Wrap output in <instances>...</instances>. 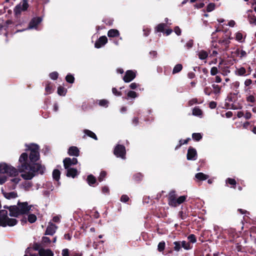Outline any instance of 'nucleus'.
<instances>
[{
	"label": "nucleus",
	"mask_w": 256,
	"mask_h": 256,
	"mask_svg": "<svg viewBox=\"0 0 256 256\" xmlns=\"http://www.w3.org/2000/svg\"><path fill=\"white\" fill-rule=\"evenodd\" d=\"M138 86V85L137 84L133 82L130 85V88L132 90H135Z\"/></svg>",
	"instance_id": "64"
},
{
	"label": "nucleus",
	"mask_w": 256,
	"mask_h": 256,
	"mask_svg": "<svg viewBox=\"0 0 256 256\" xmlns=\"http://www.w3.org/2000/svg\"><path fill=\"white\" fill-rule=\"evenodd\" d=\"M198 55L200 59L202 60H204L208 58V53L204 50H201L200 52H198Z\"/></svg>",
	"instance_id": "19"
},
{
	"label": "nucleus",
	"mask_w": 256,
	"mask_h": 256,
	"mask_svg": "<svg viewBox=\"0 0 256 256\" xmlns=\"http://www.w3.org/2000/svg\"><path fill=\"white\" fill-rule=\"evenodd\" d=\"M228 234H230V236H231L234 239L238 236V234L236 233L234 229L230 228L228 230Z\"/></svg>",
	"instance_id": "28"
},
{
	"label": "nucleus",
	"mask_w": 256,
	"mask_h": 256,
	"mask_svg": "<svg viewBox=\"0 0 256 256\" xmlns=\"http://www.w3.org/2000/svg\"><path fill=\"white\" fill-rule=\"evenodd\" d=\"M166 26V24L161 23L156 28V31L157 32H164Z\"/></svg>",
	"instance_id": "30"
},
{
	"label": "nucleus",
	"mask_w": 256,
	"mask_h": 256,
	"mask_svg": "<svg viewBox=\"0 0 256 256\" xmlns=\"http://www.w3.org/2000/svg\"><path fill=\"white\" fill-rule=\"evenodd\" d=\"M112 92L116 96H122V92L118 91L117 89L115 88H112Z\"/></svg>",
	"instance_id": "55"
},
{
	"label": "nucleus",
	"mask_w": 256,
	"mask_h": 256,
	"mask_svg": "<svg viewBox=\"0 0 256 256\" xmlns=\"http://www.w3.org/2000/svg\"><path fill=\"white\" fill-rule=\"evenodd\" d=\"M84 134L87 135L88 136L94 138L95 140H97L98 138L96 134L93 132H92L88 130H84Z\"/></svg>",
	"instance_id": "25"
},
{
	"label": "nucleus",
	"mask_w": 256,
	"mask_h": 256,
	"mask_svg": "<svg viewBox=\"0 0 256 256\" xmlns=\"http://www.w3.org/2000/svg\"><path fill=\"white\" fill-rule=\"evenodd\" d=\"M136 73L134 71L128 70L126 72L123 80L126 82H129L132 80L136 78Z\"/></svg>",
	"instance_id": "9"
},
{
	"label": "nucleus",
	"mask_w": 256,
	"mask_h": 256,
	"mask_svg": "<svg viewBox=\"0 0 256 256\" xmlns=\"http://www.w3.org/2000/svg\"><path fill=\"white\" fill-rule=\"evenodd\" d=\"M42 242L44 244L50 243V240L49 238L46 236H44L42 238Z\"/></svg>",
	"instance_id": "61"
},
{
	"label": "nucleus",
	"mask_w": 256,
	"mask_h": 256,
	"mask_svg": "<svg viewBox=\"0 0 256 256\" xmlns=\"http://www.w3.org/2000/svg\"><path fill=\"white\" fill-rule=\"evenodd\" d=\"M120 35L118 30L116 29H111L108 30V36L110 38L118 36Z\"/></svg>",
	"instance_id": "18"
},
{
	"label": "nucleus",
	"mask_w": 256,
	"mask_h": 256,
	"mask_svg": "<svg viewBox=\"0 0 256 256\" xmlns=\"http://www.w3.org/2000/svg\"><path fill=\"white\" fill-rule=\"evenodd\" d=\"M216 102L214 101H212L209 104V107L212 108H215L216 106Z\"/></svg>",
	"instance_id": "59"
},
{
	"label": "nucleus",
	"mask_w": 256,
	"mask_h": 256,
	"mask_svg": "<svg viewBox=\"0 0 256 256\" xmlns=\"http://www.w3.org/2000/svg\"><path fill=\"white\" fill-rule=\"evenodd\" d=\"M66 92V89L62 87L59 86L58 88V93L60 96H65Z\"/></svg>",
	"instance_id": "35"
},
{
	"label": "nucleus",
	"mask_w": 256,
	"mask_h": 256,
	"mask_svg": "<svg viewBox=\"0 0 256 256\" xmlns=\"http://www.w3.org/2000/svg\"><path fill=\"white\" fill-rule=\"evenodd\" d=\"M3 194L4 196L8 200L14 198L18 196L17 193L14 192H3Z\"/></svg>",
	"instance_id": "17"
},
{
	"label": "nucleus",
	"mask_w": 256,
	"mask_h": 256,
	"mask_svg": "<svg viewBox=\"0 0 256 256\" xmlns=\"http://www.w3.org/2000/svg\"><path fill=\"white\" fill-rule=\"evenodd\" d=\"M62 256H70L69 254V250L68 248H64L62 250Z\"/></svg>",
	"instance_id": "57"
},
{
	"label": "nucleus",
	"mask_w": 256,
	"mask_h": 256,
	"mask_svg": "<svg viewBox=\"0 0 256 256\" xmlns=\"http://www.w3.org/2000/svg\"><path fill=\"white\" fill-rule=\"evenodd\" d=\"M190 140V138H188L187 139L184 140H180L179 141V144L176 147L175 150H177L178 148H180L182 144H186Z\"/></svg>",
	"instance_id": "36"
},
{
	"label": "nucleus",
	"mask_w": 256,
	"mask_h": 256,
	"mask_svg": "<svg viewBox=\"0 0 256 256\" xmlns=\"http://www.w3.org/2000/svg\"><path fill=\"white\" fill-rule=\"evenodd\" d=\"M174 250L176 252L180 251L182 248L181 242L180 241L174 242Z\"/></svg>",
	"instance_id": "34"
},
{
	"label": "nucleus",
	"mask_w": 256,
	"mask_h": 256,
	"mask_svg": "<svg viewBox=\"0 0 256 256\" xmlns=\"http://www.w3.org/2000/svg\"><path fill=\"white\" fill-rule=\"evenodd\" d=\"M174 32L178 36H180L181 34V30L180 28L178 27V26L175 27V28H174Z\"/></svg>",
	"instance_id": "62"
},
{
	"label": "nucleus",
	"mask_w": 256,
	"mask_h": 256,
	"mask_svg": "<svg viewBox=\"0 0 256 256\" xmlns=\"http://www.w3.org/2000/svg\"><path fill=\"white\" fill-rule=\"evenodd\" d=\"M57 228V226L52 222H49L48 225L46 229L45 234L46 235H53Z\"/></svg>",
	"instance_id": "12"
},
{
	"label": "nucleus",
	"mask_w": 256,
	"mask_h": 256,
	"mask_svg": "<svg viewBox=\"0 0 256 256\" xmlns=\"http://www.w3.org/2000/svg\"><path fill=\"white\" fill-rule=\"evenodd\" d=\"M66 80L67 82L72 84L74 82V78L72 74H68L66 77Z\"/></svg>",
	"instance_id": "43"
},
{
	"label": "nucleus",
	"mask_w": 256,
	"mask_h": 256,
	"mask_svg": "<svg viewBox=\"0 0 256 256\" xmlns=\"http://www.w3.org/2000/svg\"><path fill=\"white\" fill-rule=\"evenodd\" d=\"M195 177L200 180H204L208 179L209 176L202 172H198L196 174Z\"/></svg>",
	"instance_id": "21"
},
{
	"label": "nucleus",
	"mask_w": 256,
	"mask_h": 256,
	"mask_svg": "<svg viewBox=\"0 0 256 256\" xmlns=\"http://www.w3.org/2000/svg\"><path fill=\"white\" fill-rule=\"evenodd\" d=\"M38 254L40 256H54V254L50 250L43 248L38 250Z\"/></svg>",
	"instance_id": "14"
},
{
	"label": "nucleus",
	"mask_w": 256,
	"mask_h": 256,
	"mask_svg": "<svg viewBox=\"0 0 256 256\" xmlns=\"http://www.w3.org/2000/svg\"><path fill=\"white\" fill-rule=\"evenodd\" d=\"M106 172L104 171H102L100 174V176L98 178V180L101 182L102 181H103L106 176Z\"/></svg>",
	"instance_id": "49"
},
{
	"label": "nucleus",
	"mask_w": 256,
	"mask_h": 256,
	"mask_svg": "<svg viewBox=\"0 0 256 256\" xmlns=\"http://www.w3.org/2000/svg\"><path fill=\"white\" fill-rule=\"evenodd\" d=\"M142 178V175L140 173H138L134 176V178L136 181H140Z\"/></svg>",
	"instance_id": "51"
},
{
	"label": "nucleus",
	"mask_w": 256,
	"mask_h": 256,
	"mask_svg": "<svg viewBox=\"0 0 256 256\" xmlns=\"http://www.w3.org/2000/svg\"><path fill=\"white\" fill-rule=\"evenodd\" d=\"M219 43L224 45L226 46H228L230 43L229 38H224L219 40Z\"/></svg>",
	"instance_id": "41"
},
{
	"label": "nucleus",
	"mask_w": 256,
	"mask_h": 256,
	"mask_svg": "<svg viewBox=\"0 0 256 256\" xmlns=\"http://www.w3.org/2000/svg\"><path fill=\"white\" fill-rule=\"evenodd\" d=\"M102 192L104 194H109L110 190L108 186H104L102 188Z\"/></svg>",
	"instance_id": "60"
},
{
	"label": "nucleus",
	"mask_w": 256,
	"mask_h": 256,
	"mask_svg": "<svg viewBox=\"0 0 256 256\" xmlns=\"http://www.w3.org/2000/svg\"><path fill=\"white\" fill-rule=\"evenodd\" d=\"M182 247L184 248L185 250H188L192 248V246L188 242L184 240L181 242Z\"/></svg>",
	"instance_id": "32"
},
{
	"label": "nucleus",
	"mask_w": 256,
	"mask_h": 256,
	"mask_svg": "<svg viewBox=\"0 0 256 256\" xmlns=\"http://www.w3.org/2000/svg\"><path fill=\"white\" fill-rule=\"evenodd\" d=\"M245 37L246 36H244L243 34L240 32H237L236 34V40L240 42L244 41Z\"/></svg>",
	"instance_id": "22"
},
{
	"label": "nucleus",
	"mask_w": 256,
	"mask_h": 256,
	"mask_svg": "<svg viewBox=\"0 0 256 256\" xmlns=\"http://www.w3.org/2000/svg\"><path fill=\"white\" fill-rule=\"evenodd\" d=\"M246 100L248 102H251L253 104L256 103V98L253 95H248L246 97Z\"/></svg>",
	"instance_id": "33"
},
{
	"label": "nucleus",
	"mask_w": 256,
	"mask_h": 256,
	"mask_svg": "<svg viewBox=\"0 0 256 256\" xmlns=\"http://www.w3.org/2000/svg\"><path fill=\"white\" fill-rule=\"evenodd\" d=\"M60 172L58 170H54L52 172V177L56 180H58L60 178Z\"/></svg>",
	"instance_id": "31"
},
{
	"label": "nucleus",
	"mask_w": 256,
	"mask_h": 256,
	"mask_svg": "<svg viewBox=\"0 0 256 256\" xmlns=\"http://www.w3.org/2000/svg\"><path fill=\"white\" fill-rule=\"evenodd\" d=\"M197 153L196 150L190 147L188 150L187 159L188 160H195L196 158Z\"/></svg>",
	"instance_id": "10"
},
{
	"label": "nucleus",
	"mask_w": 256,
	"mask_h": 256,
	"mask_svg": "<svg viewBox=\"0 0 256 256\" xmlns=\"http://www.w3.org/2000/svg\"><path fill=\"white\" fill-rule=\"evenodd\" d=\"M45 90H46V94H51L54 90L52 88V86L50 85V84H48L46 85Z\"/></svg>",
	"instance_id": "44"
},
{
	"label": "nucleus",
	"mask_w": 256,
	"mask_h": 256,
	"mask_svg": "<svg viewBox=\"0 0 256 256\" xmlns=\"http://www.w3.org/2000/svg\"><path fill=\"white\" fill-rule=\"evenodd\" d=\"M216 5L214 3L209 4L206 7V10L208 12H210L215 9Z\"/></svg>",
	"instance_id": "45"
},
{
	"label": "nucleus",
	"mask_w": 256,
	"mask_h": 256,
	"mask_svg": "<svg viewBox=\"0 0 256 256\" xmlns=\"http://www.w3.org/2000/svg\"><path fill=\"white\" fill-rule=\"evenodd\" d=\"M87 181L90 186H92L96 182V178L94 176L90 174L88 176Z\"/></svg>",
	"instance_id": "26"
},
{
	"label": "nucleus",
	"mask_w": 256,
	"mask_h": 256,
	"mask_svg": "<svg viewBox=\"0 0 256 256\" xmlns=\"http://www.w3.org/2000/svg\"><path fill=\"white\" fill-rule=\"evenodd\" d=\"M182 64H176L173 68L172 74H175L179 72H180L182 70Z\"/></svg>",
	"instance_id": "29"
},
{
	"label": "nucleus",
	"mask_w": 256,
	"mask_h": 256,
	"mask_svg": "<svg viewBox=\"0 0 256 256\" xmlns=\"http://www.w3.org/2000/svg\"><path fill=\"white\" fill-rule=\"evenodd\" d=\"M98 104L100 106L104 107H108V102L105 99L101 100H98Z\"/></svg>",
	"instance_id": "42"
},
{
	"label": "nucleus",
	"mask_w": 256,
	"mask_h": 256,
	"mask_svg": "<svg viewBox=\"0 0 256 256\" xmlns=\"http://www.w3.org/2000/svg\"><path fill=\"white\" fill-rule=\"evenodd\" d=\"M28 219L30 223H34L36 220V216L34 214H30L28 216Z\"/></svg>",
	"instance_id": "40"
},
{
	"label": "nucleus",
	"mask_w": 256,
	"mask_h": 256,
	"mask_svg": "<svg viewBox=\"0 0 256 256\" xmlns=\"http://www.w3.org/2000/svg\"><path fill=\"white\" fill-rule=\"evenodd\" d=\"M129 200V198L127 195L124 194L121 196L120 201L126 202Z\"/></svg>",
	"instance_id": "56"
},
{
	"label": "nucleus",
	"mask_w": 256,
	"mask_h": 256,
	"mask_svg": "<svg viewBox=\"0 0 256 256\" xmlns=\"http://www.w3.org/2000/svg\"><path fill=\"white\" fill-rule=\"evenodd\" d=\"M234 53L237 56H239L240 58L246 57L247 56V54L246 51L242 50H240V48L236 49Z\"/></svg>",
	"instance_id": "20"
},
{
	"label": "nucleus",
	"mask_w": 256,
	"mask_h": 256,
	"mask_svg": "<svg viewBox=\"0 0 256 256\" xmlns=\"http://www.w3.org/2000/svg\"><path fill=\"white\" fill-rule=\"evenodd\" d=\"M212 86L213 88V92L215 94H219L220 93L221 86L216 84H212Z\"/></svg>",
	"instance_id": "23"
},
{
	"label": "nucleus",
	"mask_w": 256,
	"mask_h": 256,
	"mask_svg": "<svg viewBox=\"0 0 256 256\" xmlns=\"http://www.w3.org/2000/svg\"><path fill=\"white\" fill-rule=\"evenodd\" d=\"M186 196H182L177 198L176 192L171 191L168 194V204L171 206L176 207L183 203L186 200Z\"/></svg>",
	"instance_id": "5"
},
{
	"label": "nucleus",
	"mask_w": 256,
	"mask_h": 256,
	"mask_svg": "<svg viewBox=\"0 0 256 256\" xmlns=\"http://www.w3.org/2000/svg\"><path fill=\"white\" fill-rule=\"evenodd\" d=\"M252 84V80L250 79H246L244 82V85L248 86Z\"/></svg>",
	"instance_id": "63"
},
{
	"label": "nucleus",
	"mask_w": 256,
	"mask_h": 256,
	"mask_svg": "<svg viewBox=\"0 0 256 256\" xmlns=\"http://www.w3.org/2000/svg\"><path fill=\"white\" fill-rule=\"evenodd\" d=\"M114 154L118 158H120L122 159H126V150L124 146L122 144H117L114 150Z\"/></svg>",
	"instance_id": "6"
},
{
	"label": "nucleus",
	"mask_w": 256,
	"mask_h": 256,
	"mask_svg": "<svg viewBox=\"0 0 256 256\" xmlns=\"http://www.w3.org/2000/svg\"><path fill=\"white\" fill-rule=\"evenodd\" d=\"M210 72L212 76L216 75L218 72V68L216 66L212 67L210 69Z\"/></svg>",
	"instance_id": "50"
},
{
	"label": "nucleus",
	"mask_w": 256,
	"mask_h": 256,
	"mask_svg": "<svg viewBox=\"0 0 256 256\" xmlns=\"http://www.w3.org/2000/svg\"><path fill=\"white\" fill-rule=\"evenodd\" d=\"M42 19L40 17H36L32 20L30 22L28 28H36L37 26L42 22Z\"/></svg>",
	"instance_id": "13"
},
{
	"label": "nucleus",
	"mask_w": 256,
	"mask_h": 256,
	"mask_svg": "<svg viewBox=\"0 0 256 256\" xmlns=\"http://www.w3.org/2000/svg\"><path fill=\"white\" fill-rule=\"evenodd\" d=\"M67 170L66 176L68 177L74 178L78 174V170L76 168H66Z\"/></svg>",
	"instance_id": "16"
},
{
	"label": "nucleus",
	"mask_w": 256,
	"mask_h": 256,
	"mask_svg": "<svg viewBox=\"0 0 256 256\" xmlns=\"http://www.w3.org/2000/svg\"><path fill=\"white\" fill-rule=\"evenodd\" d=\"M188 240L189 242L192 243H194L196 241V237L193 234H190L189 235L188 237Z\"/></svg>",
	"instance_id": "48"
},
{
	"label": "nucleus",
	"mask_w": 256,
	"mask_h": 256,
	"mask_svg": "<svg viewBox=\"0 0 256 256\" xmlns=\"http://www.w3.org/2000/svg\"><path fill=\"white\" fill-rule=\"evenodd\" d=\"M249 22L250 24H256V16L253 15H250L248 17Z\"/></svg>",
	"instance_id": "47"
},
{
	"label": "nucleus",
	"mask_w": 256,
	"mask_h": 256,
	"mask_svg": "<svg viewBox=\"0 0 256 256\" xmlns=\"http://www.w3.org/2000/svg\"><path fill=\"white\" fill-rule=\"evenodd\" d=\"M29 5L27 0H22L19 4L15 7L14 12L16 15L21 14L22 12H25L27 10Z\"/></svg>",
	"instance_id": "7"
},
{
	"label": "nucleus",
	"mask_w": 256,
	"mask_h": 256,
	"mask_svg": "<svg viewBox=\"0 0 256 256\" xmlns=\"http://www.w3.org/2000/svg\"><path fill=\"white\" fill-rule=\"evenodd\" d=\"M64 168H70V166L75 165L78 163V160L76 158H66L63 160Z\"/></svg>",
	"instance_id": "8"
},
{
	"label": "nucleus",
	"mask_w": 256,
	"mask_h": 256,
	"mask_svg": "<svg viewBox=\"0 0 256 256\" xmlns=\"http://www.w3.org/2000/svg\"><path fill=\"white\" fill-rule=\"evenodd\" d=\"M58 73L56 72H52L50 74V77L51 79L52 80H55L56 79H57L58 77Z\"/></svg>",
	"instance_id": "52"
},
{
	"label": "nucleus",
	"mask_w": 256,
	"mask_h": 256,
	"mask_svg": "<svg viewBox=\"0 0 256 256\" xmlns=\"http://www.w3.org/2000/svg\"><path fill=\"white\" fill-rule=\"evenodd\" d=\"M4 174L9 175L8 180L10 189H14L16 185L19 182L20 178L18 176V172L14 168L8 166L6 164H0V184H2L7 180Z\"/></svg>",
	"instance_id": "2"
},
{
	"label": "nucleus",
	"mask_w": 256,
	"mask_h": 256,
	"mask_svg": "<svg viewBox=\"0 0 256 256\" xmlns=\"http://www.w3.org/2000/svg\"><path fill=\"white\" fill-rule=\"evenodd\" d=\"M178 216L182 220H186L188 216V214L186 212L180 211L178 212Z\"/></svg>",
	"instance_id": "39"
},
{
	"label": "nucleus",
	"mask_w": 256,
	"mask_h": 256,
	"mask_svg": "<svg viewBox=\"0 0 256 256\" xmlns=\"http://www.w3.org/2000/svg\"><path fill=\"white\" fill-rule=\"evenodd\" d=\"M204 92L206 94L210 96L212 93L211 88L210 86H206L204 88Z\"/></svg>",
	"instance_id": "54"
},
{
	"label": "nucleus",
	"mask_w": 256,
	"mask_h": 256,
	"mask_svg": "<svg viewBox=\"0 0 256 256\" xmlns=\"http://www.w3.org/2000/svg\"><path fill=\"white\" fill-rule=\"evenodd\" d=\"M226 182H228L231 185H236V181L234 179L228 178L226 180Z\"/></svg>",
	"instance_id": "58"
},
{
	"label": "nucleus",
	"mask_w": 256,
	"mask_h": 256,
	"mask_svg": "<svg viewBox=\"0 0 256 256\" xmlns=\"http://www.w3.org/2000/svg\"><path fill=\"white\" fill-rule=\"evenodd\" d=\"M165 248V242H160L158 246V250L159 252L163 251Z\"/></svg>",
	"instance_id": "46"
},
{
	"label": "nucleus",
	"mask_w": 256,
	"mask_h": 256,
	"mask_svg": "<svg viewBox=\"0 0 256 256\" xmlns=\"http://www.w3.org/2000/svg\"><path fill=\"white\" fill-rule=\"evenodd\" d=\"M15 218H10L8 216V211L6 210H0V226L5 227L7 226H12L17 224Z\"/></svg>",
	"instance_id": "4"
},
{
	"label": "nucleus",
	"mask_w": 256,
	"mask_h": 256,
	"mask_svg": "<svg viewBox=\"0 0 256 256\" xmlns=\"http://www.w3.org/2000/svg\"><path fill=\"white\" fill-rule=\"evenodd\" d=\"M246 72V69L243 67H241L236 70V74H238V76H247Z\"/></svg>",
	"instance_id": "27"
},
{
	"label": "nucleus",
	"mask_w": 256,
	"mask_h": 256,
	"mask_svg": "<svg viewBox=\"0 0 256 256\" xmlns=\"http://www.w3.org/2000/svg\"><path fill=\"white\" fill-rule=\"evenodd\" d=\"M80 150L76 146H71L69 148L68 153L70 156H79Z\"/></svg>",
	"instance_id": "15"
},
{
	"label": "nucleus",
	"mask_w": 256,
	"mask_h": 256,
	"mask_svg": "<svg viewBox=\"0 0 256 256\" xmlns=\"http://www.w3.org/2000/svg\"><path fill=\"white\" fill-rule=\"evenodd\" d=\"M193 44H194V42H193V40H189L186 44L185 45V47L187 48V49H190V48H192V46H193Z\"/></svg>",
	"instance_id": "53"
},
{
	"label": "nucleus",
	"mask_w": 256,
	"mask_h": 256,
	"mask_svg": "<svg viewBox=\"0 0 256 256\" xmlns=\"http://www.w3.org/2000/svg\"><path fill=\"white\" fill-rule=\"evenodd\" d=\"M30 152L29 156L30 163L28 162V154L22 153L20 158V165L18 169L23 172L22 176L24 180H31L36 174H43L45 167L39 163H36L40 158L39 147L37 144H32L28 147Z\"/></svg>",
	"instance_id": "1"
},
{
	"label": "nucleus",
	"mask_w": 256,
	"mask_h": 256,
	"mask_svg": "<svg viewBox=\"0 0 256 256\" xmlns=\"http://www.w3.org/2000/svg\"><path fill=\"white\" fill-rule=\"evenodd\" d=\"M107 42V38L106 36H102L96 42L94 46L96 48H100L104 46Z\"/></svg>",
	"instance_id": "11"
},
{
	"label": "nucleus",
	"mask_w": 256,
	"mask_h": 256,
	"mask_svg": "<svg viewBox=\"0 0 256 256\" xmlns=\"http://www.w3.org/2000/svg\"><path fill=\"white\" fill-rule=\"evenodd\" d=\"M128 98H125L128 99V98H136L138 96V94L134 91H129L127 94Z\"/></svg>",
	"instance_id": "37"
},
{
	"label": "nucleus",
	"mask_w": 256,
	"mask_h": 256,
	"mask_svg": "<svg viewBox=\"0 0 256 256\" xmlns=\"http://www.w3.org/2000/svg\"><path fill=\"white\" fill-rule=\"evenodd\" d=\"M32 205H28L27 202H18L17 206H4V208L8 209L10 216L18 217L20 215L28 214L31 210Z\"/></svg>",
	"instance_id": "3"
},
{
	"label": "nucleus",
	"mask_w": 256,
	"mask_h": 256,
	"mask_svg": "<svg viewBox=\"0 0 256 256\" xmlns=\"http://www.w3.org/2000/svg\"><path fill=\"white\" fill-rule=\"evenodd\" d=\"M192 138L194 140L199 141L202 138V136L200 133H194Z\"/></svg>",
	"instance_id": "38"
},
{
	"label": "nucleus",
	"mask_w": 256,
	"mask_h": 256,
	"mask_svg": "<svg viewBox=\"0 0 256 256\" xmlns=\"http://www.w3.org/2000/svg\"><path fill=\"white\" fill-rule=\"evenodd\" d=\"M192 114L195 116H201L202 114V112L200 108L195 107L192 110Z\"/></svg>",
	"instance_id": "24"
}]
</instances>
